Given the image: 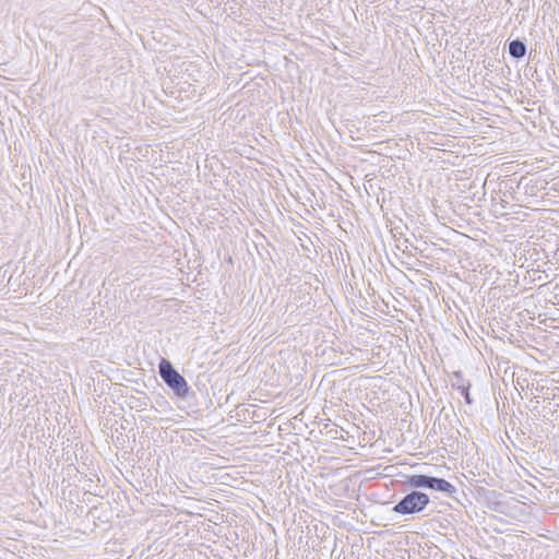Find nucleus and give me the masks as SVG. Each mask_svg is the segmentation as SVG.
Segmentation results:
<instances>
[{"label": "nucleus", "instance_id": "nucleus-1", "mask_svg": "<svg viewBox=\"0 0 559 559\" xmlns=\"http://www.w3.org/2000/svg\"><path fill=\"white\" fill-rule=\"evenodd\" d=\"M159 374L178 395L185 396L188 393L189 388L187 381L173 368V365L168 360H160Z\"/></svg>", "mask_w": 559, "mask_h": 559}, {"label": "nucleus", "instance_id": "nucleus-2", "mask_svg": "<svg viewBox=\"0 0 559 559\" xmlns=\"http://www.w3.org/2000/svg\"><path fill=\"white\" fill-rule=\"evenodd\" d=\"M429 502L426 493L414 491L407 495L394 507V511L402 514H409L421 511Z\"/></svg>", "mask_w": 559, "mask_h": 559}, {"label": "nucleus", "instance_id": "nucleus-3", "mask_svg": "<svg viewBox=\"0 0 559 559\" xmlns=\"http://www.w3.org/2000/svg\"><path fill=\"white\" fill-rule=\"evenodd\" d=\"M427 488L438 490L441 492H448V493H453L455 491L454 486L452 484H450L449 481H447L442 478H436V477H430V476H429Z\"/></svg>", "mask_w": 559, "mask_h": 559}, {"label": "nucleus", "instance_id": "nucleus-4", "mask_svg": "<svg viewBox=\"0 0 559 559\" xmlns=\"http://www.w3.org/2000/svg\"><path fill=\"white\" fill-rule=\"evenodd\" d=\"M525 45L519 40H513L509 45V53L514 58H521L525 55Z\"/></svg>", "mask_w": 559, "mask_h": 559}, {"label": "nucleus", "instance_id": "nucleus-5", "mask_svg": "<svg viewBox=\"0 0 559 559\" xmlns=\"http://www.w3.org/2000/svg\"><path fill=\"white\" fill-rule=\"evenodd\" d=\"M429 476L426 475H413L408 478V484L413 487H428Z\"/></svg>", "mask_w": 559, "mask_h": 559}]
</instances>
